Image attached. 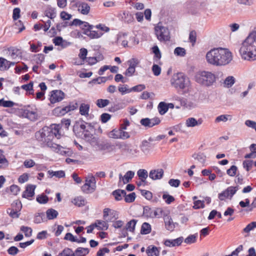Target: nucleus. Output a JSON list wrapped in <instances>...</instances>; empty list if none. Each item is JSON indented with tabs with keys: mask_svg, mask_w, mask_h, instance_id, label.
I'll use <instances>...</instances> for the list:
<instances>
[{
	"mask_svg": "<svg viewBox=\"0 0 256 256\" xmlns=\"http://www.w3.org/2000/svg\"><path fill=\"white\" fill-rule=\"evenodd\" d=\"M208 64L214 66L228 64L232 60L233 56L228 48H214L207 52L206 56Z\"/></svg>",
	"mask_w": 256,
	"mask_h": 256,
	"instance_id": "nucleus-1",
	"label": "nucleus"
},
{
	"mask_svg": "<svg viewBox=\"0 0 256 256\" xmlns=\"http://www.w3.org/2000/svg\"><path fill=\"white\" fill-rule=\"evenodd\" d=\"M242 58L248 61L256 60V28L242 43L239 50Z\"/></svg>",
	"mask_w": 256,
	"mask_h": 256,
	"instance_id": "nucleus-2",
	"label": "nucleus"
},
{
	"mask_svg": "<svg viewBox=\"0 0 256 256\" xmlns=\"http://www.w3.org/2000/svg\"><path fill=\"white\" fill-rule=\"evenodd\" d=\"M73 131L77 137L84 140L92 146L98 144V138L93 134L94 128L92 124L83 122L80 126H74Z\"/></svg>",
	"mask_w": 256,
	"mask_h": 256,
	"instance_id": "nucleus-3",
	"label": "nucleus"
},
{
	"mask_svg": "<svg viewBox=\"0 0 256 256\" xmlns=\"http://www.w3.org/2000/svg\"><path fill=\"white\" fill-rule=\"evenodd\" d=\"M57 136L56 132H54L52 128L48 126H44L39 131L36 133L35 136L36 140L44 144L50 148L58 146L55 144L52 143V140L54 138Z\"/></svg>",
	"mask_w": 256,
	"mask_h": 256,
	"instance_id": "nucleus-4",
	"label": "nucleus"
},
{
	"mask_svg": "<svg viewBox=\"0 0 256 256\" xmlns=\"http://www.w3.org/2000/svg\"><path fill=\"white\" fill-rule=\"evenodd\" d=\"M194 78L196 82L207 87L212 86L216 81V77L214 74L212 72L205 70L197 72Z\"/></svg>",
	"mask_w": 256,
	"mask_h": 256,
	"instance_id": "nucleus-5",
	"label": "nucleus"
},
{
	"mask_svg": "<svg viewBox=\"0 0 256 256\" xmlns=\"http://www.w3.org/2000/svg\"><path fill=\"white\" fill-rule=\"evenodd\" d=\"M170 83L176 88L184 89L188 86L189 80L183 73L178 72L173 75Z\"/></svg>",
	"mask_w": 256,
	"mask_h": 256,
	"instance_id": "nucleus-6",
	"label": "nucleus"
},
{
	"mask_svg": "<svg viewBox=\"0 0 256 256\" xmlns=\"http://www.w3.org/2000/svg\"><path fill=\"white\" fill-rule=\"evenodd\" d=\"M155 34L160 42L169 41L170 38L168 29L159 24L154 28Z\"/></svg>",
	"mask_w": 256,
	"mask_h": 256,
	"instance_id": "nucleus-7",
	"label": "nucleus"
},
{
	"mask_svg": "<svg viewBox=\"0 0 256 256\" xmlns=\"http://www.w3.org/2000/svg\"><path fill=\"white\" fill-rule=\"evenodd\" d=\"M96 187V178L92 174H90L86 178V182L82 186V190L84 193L90 194L94 192Z\"/></svg>",
	"mask_w": 256,
	"mask_h": 256,
	"instance_id": "nucleus-8",
	"label": "nucleus"
},
{
	"mask_svg": "<svg viewBox=\"0 0 256 256\" xmlns=\"http://www.w3.org/2000/svg\"><path fill=\"white\" fill-rule=\"evenodd\" d=\"M78 106V104L75 103L74 104H70L64 108L57 107L54 110L53 112L56 116H60L64 115L66 114L71 110H74L76 109Z\"/></svg>",
	"mask_w": 256,
	"mask_h": 256,
	"instance_id": "nucleus-9",
	"label": "nucleus"
},
{
	"mask_svg": "<svg viewBox=\"0 0 256 256\" xmlns=\"http://www.w3.org/2000/svg\"><path fill=\"white\" fill-rule=\"evenodd\" d=\"M239 188L238 186H229L226 190L220 193L218 198L220 200H224L226 198L231 199Z\"/></svg>",
	"mask_w": 256,
	"mask_h": 256,
	"instance_id": "nucleus-10",
	"label": "nucleus"
},
{
	"mask_svg": "<svg viewBox=\"0 0 256 256\" xmlns=\"http://www.w3.org/2000/svg\"><path fill=\"white\" fill-rule=\"evenodd\" d=\"M23 115L32 121H35L38 118L37 109L34 106H28L24 110Z\"/></svg>",
	"mask_w": 256,
	"mask_h": 256,
	"instance_id": "nucleus-11",
	"label": "nucleus"
},
{
	"mask_svg": "<svg viewBox=\"0 0 256 256\" xmlns=\"http://www.w3.org/2000/svg\"><path fill=\"white\" fill-rule=\"evenodd\" d=\"M160 122V120L158 117H155L152 118H142L140 121V124L148 128H152V126L158 125Z\"/></svg>",
	"mask_w": 256,
	"mask_h": 256,
	"instance_id": "nucleus-12",
	"label": "nucleus"
},
{
	"mask_svg": "<svg viewBox=\"0 0 256 256\" xmlns=\"http://www.w3.org/2000/svg\"><path fill=\"white\" fill-rule=\"evenodd\" d=\"M64 93L60 90H54L51 92L50 101L54 104L62 100L64 98Z\"/></svg>",
	"mask_w": 256,
	"mask_h": 256,
	"instance_id": "nucleus-13",
	"label": "nucleus"
},
{
	"mask_svg": "<svg viewBox=\"0 0 256 256\" xmlns=\"http://www.w3.org/2000/svg\"><path fill=\"white\" fill-rule=\"evenodd\" d=\"M164 171L162 168L152 170L149 173V177L152 180H160L164 176Z\"/></svg>",
	"mask_w": 256,
	"mask_h": 256,
	"instance_id": "nucleus-14",
	"label": "nucleus"
},
{
	"mask_svg": "<svg viewBox=\"0 0 256 256\" xmlns=\"http://www.w3.org/2000/svg\"><path fill=\"white\" fill-rule=\"evenodd\" d=\"M76 6L78 8V10L80 14L84 15H87L90 11V6L86 2H78L76 4Z\"/></svg>",
	"mask_w": 256,
	"mask_h": 256,
	"instance_id": "nucleus-15",
	"label": "nucleus"
},
{
	"mask_svg": "<svg viewBox=\"0 0 256 256\" xmlns=\"http://www.w3.org/2000/svg\"><path fill=\"white\" fill-rule=\"evenodd\" d=\"M116 43L123 47L128 46V34L126 32H120L117 36Z\"/></svg>",
	"mask_w": 256,
	"mask_h": 256,
	"instance_id": "nucleus-16",
	"label": "nucleus"
},
{
	"mask_svg": "<svg viewBox=\"0 0 256 256\" xmlns=\"http://www.w3.org/2000/svg\"><path fill=\"white\" fill-rule=\"evenodd\" d=\"M184 240V238L180 236L174 240H166L164 244L166 246L168 247H173L180 246Z\"/></svg>",
	"mask_w": 256,
	"mask_h": 256,
	"instance_id": "nucleus-17",
	"label": "nucleus"
},
{
	"mask_svg": "<svg viewBox=\"0 0 256 256\" xmlns=\"http://www.w3.org/2000/svg\"><path fill=\"white\" fill-rule=\"evenodd\" d=\"M36 186L32 184L28 185L26 190L23 192L22 194V198L28 199L30 198L33 196L34 194V190Z\"/></svg>",
	"mask_w": 256,
	"mask_h": 256,
	"instance_id": "nucleus-18",
	"label": "nucleus"
},
{
	"mask_svg": "<svg viewBox=\"0 0 256 256\" xmlns=\"http://www.w3.org/2000/svg\"><path fill=\"white\" fill-rule=\"evenodd\" d=\"M166 228L170 232H172L176 228V223L173 222L172 218L170 216H166L164 218Z\"/></svg>",
	"mask_w": 256,
	"mask_h": 256,
	"instance_id": "nucleus-19",
	"label": "nucleus"
},
{
	"mask_svg": "<svg viewBox=\"0 0 256 256\" xmlns=\"http://www.w3.org/2000/svg\"><path fill=\"white\" fill-rule=\"evenodd\" d=\"M203 122L202 118H198V120L194 118H190L186 119V125L188 127H194L200 125Z\"/></svg>",
	"mask_w": 256,
	"mask_h": 256,
	"instance_id": "nucleus-20",
	"label": "nucleus"
},
{
	"mask_svg": "<svg viewBox=\"0 0 256 256\" xmlns=\"http://www.w3.org/2000/svg\"><path fill=\"white\" fill-rule=\"evenodd\" d=\"M99 148L102 150H106L108 152L116 151L115 143L106 142L100 144Z\"/></svg>",
	"mask_w": 256,
	"mask_h": 256,
	"instance_id": "nucleus-21",
	"label": "nucleus"
},
{
	"mask_svg": "<svg viewBox=\"0 0 256 256\" xmlns=\"http://www.w3.org/2000/svg\"><path fill=\"white\" fill-rule=\"evenodd\" d=\"M134 175V172L131 170L128 171L124 177H122V174H119L120 180H122L124 184H127L131 180Z\"/></svg>",
	"mask_w": 256,
	"mask_h": 256,
	"instance_id": "nucleus-22",
	"label": "nucleus"
},
{
	"mask_svg": "<svg viewBox=\"0 0 256 256\" xmlns=\"http://www.w3.org/2000/svg\"><path fill=\"white\" fill-rule=\"evenodd\" d=\"M108 222L106 220H96L95 223V226L98 230H106L108 229Z\"/></svg>",
	"mask_w": 256,
	"mask_h": 256,
	"instance_id": "nucleus-23",
	"label": "nucleus"
},
{
	"mask_svg": "<svg viewBox=\"0 0 256 256\" xmlns=\"http://www.w3.org/2000/svg\"><path fill=\"white\" fill-rule=\"evenodd\" d=\"M45 16L51 20L54 19L56 16V11L55 8L48 6L44 12Z\"/></svg>",
	"mask_w": 256,
	"mask_h": 256,
	"instance_id": "nucleus-24",
	"label": "nucleus"
},
{
	"mask_svg": "<svg viewBox=\"0 0 256 256\" xmlns=\"http://www.w3.org/2000/svg\"><path fill=\"white\" fill-rule=\"evenodd\" d=\"M126 194V192L123 190L118 189L114 190L112 192V196L114 197L116 200L119 201L122 199V197H124Z\"/></svg>",
	"mask_w": 256,
	"mask_h": 256,
	"instance_id": "nucleus-25",
	"label": "nucleus"
},
{
	"mask_svg": "<svg viewBox=\"0 0 256 256\" xmlns=\"http://www.w3.org/2000/svg\"><path fill=\"white\" fill-rule=\"evenodd\" d=\"M92 29H90L89 30H87L84 32V34L87 35L90 38H100L103 34L102 32L92 30Z\"/></svg>",
	"mask_w": 256,
	"mask_h": 256,
	"instance_id": "nucleus-26",
	"label": "nucleus"
},
{
	"mask_svg": "<svg viewBox=\"0 0 256 256\" xmlns=\"http://www.w3.org/2000/svg\"><path fill=\"white\" fill-rule=\"evenodd\" d=\"M146 252L148 256H158L159 250L158 248L154 246H150L148 247Z\"/></svg>",
	"mask_w": 256,
	"mask_h": 256,
	"instance_id": "nucleus-27",
	"label": "nucleus"
},
{
	"mask_svg": "<svg viewBox=\"0 0 256 256\" xmlns=\"http://www.w3.org/2000/svg\"><path fill=\"white\" fill-rule=\"evenodd\" d=\"M90 108V105L84 103L82 104L80 106V114L82 116H88Z\"/></svg>",
	"mask_w": 256,
	"mask_h": 256,
	"instance_id": "nucleus-28",
	"label": "nucleus"
},
{
	"mask_svg": "<svg viewBox=\"0 0 256 256\" xmlns=\"http://www.w3.org/2000/svg\"><path fill=\"white\" fill-rule=\"evenodd\" d=\"M158 110L160 115L164 114L168 110L167 104L165 102H160L158 106Z\"/></svg>",
	"mask_w": 256,
	"mask_h": 256,
	"instance_id": "nucleus-29",
	"label": "nucleus"
},
{
	"mask_svg": "<svg viewBox=\"0 0 256 256\" xmlns=\"http://www.w3.org/2000/svg\"><path fill=\"white\" fill-rule=\"evenodd\" d=\"M46 214L48 219L50 220L56 218L58 216V213L53 208H49L46 211Z\"/></svg>",
	"mask_w": 256,
	"mask_h": 256,
	"instance_id": "nucleus-30",
	"label": "nucleus"
},
{
	"mask_svg": "<svg viewBox=\"0 0 256 256\" xmlns=\"http://www.w3.org/2000/svg\"><path fill=\"white\" fill-rule=\"evenodd\" d=\"M72 202L76 206H84L86 204L85 199L82 196H78L74 198Z\"/></svg>",
	"mask_w": 256,
	"mask_h": 256,
	"instance_id": "nucleus-31",
	"label": "nucleus"
},
{
	"mask_svg": "<svg viewBox=\"0 0 256 256\" xmlns=\"http://www.w3.org/2000/svg\"><path fill=\"white\" fill-rule=\"evenodd\" d=\"M137 174L142 182H145L148 176V172L144 169H140L137 172Z\"/></svg>",
	"mask_w": 256,
	"mask_h": 256,
	"instance_id": "nucleus-32",
	"label": "nucleus"
},
{
	"mask_svg": "<svg viewBox=\"0 0 256 256\" xmlns=\"http://www.w3.org/2000/svg\"><path fill=\"white\" fill-rule=\"evenodd\" d=\"M150 225L146 222L143 223L141 227L140 233L142 234H150Z\"/></svg>",
	"mask_w": 256,
	"mask_h": 256,
	"instance_id": "nucleus-33",
	"label": "nucleus"
},
{
	"mask_svg": "<svg viewBox=\"0 0 256 256\" xmlns=\"http://www.w3.org/2000/svg\"><path fill=\"white\" fill-rule=\"evenodd\" d=\"M152 52L154 54V60L158 62V61L160 60L162 55L160 50L157 46H155L152 48Z\"/></svg>",
	"mask_w": 256,
	"mask_h": 256,
	"instance_id": "nucleus-34",
	"label": "nucleus"
},
{
	"mask_svg": "<svg viewBox=\"0 0 256 256\" xmlns=\"http://www.w3.org/2000/svg\"><path fill=\"white\" fill-rule=\"evenodd\" d=\"M116 146V148L120 149L121 150L122 152H128V149L129 147V146L126 144L124 142H115Z\"/></svg>",
	"mask_w": 256,
	"mask_h": 256,
	"instance_id": "nucleus-35",
	"label": "nucleus"
},
{
	"mask_svg": "<svg viewBox=\"0 0 256 256\" xmlns=\"http://www.w3.org/2000/svg\"><path fill=\"white\" fill-rule=\"evenodd\" d=\"M19 212V210H17L13 207L12 208H8L7 210L8 214L12 218H18L20 215Z\"/></svg>",
	"mask_w": 256,
	"mask_h": 256,
	"instance_id": "nucleus-36",
	"label": "nucleus"
},
{
	"mask_svg": "<svg viewBox=\"0 0 256 256\" xmlns=\"http://www.w3.org/2000/svg\"><path fill=\"white\" fill-rule=\"evenodd\" d=\"M48 174L51 177L55 176L58 178H62L65 176V172L63 170H58L55 172L52 170H48Z\"/></svg>",
	"mask_w": 256,
	"mask_h": 256,
	"instance_id": "nucleus-37",
	"label": "nucleus"
},
{
	"mask_svg": "<svg viewBox=\"0 0 256 256\" xmlns=\"http://www.w3.org/2000/svg\"><path fill=\"white\" fill-rule=\"evenodd\" d=\"M137 222V220H132L130 222H128L126 226V230H128L130 232H133L135 228L136 224Z\"/></svg>",
	"mask_w": 256,
	"mask_h": 256,
	"instance_id": "nucleus-38",
	"label": "nucleus"
},
{
	"mask_svg": "<svg viewBox=\"0 0 256 256\" xmlns=\"http://www.w3.org/2000/svg\"><path fill=\"white\" fill-rule=\"evenodd\" d=\"M140 149L144 154H148L150 150V144L147 140H144L140 145Z\"/></svg>",
	"mask_w": 256,
	"mask_h": 256,
	"instance_id": "nucleus-39",
	"label": "nucleus"
},
{
	"mask_svg": "<svg viewBox=\"0 0 256 256\" xmlns=\"http://www.w3.org/2000/svg\"><path fill=\"white\" fill-rule=\"evenodd\" d=\"M124 16L122 17L124 20L127 24H130L134 21V18L132 14L128 12L124 13Z\"/></svg>",
	"mask_w": 256,
	"mask_h": 256,
	"instance_id": "nucleus-40",
	"label": "nucleus"
},
{
	"mask_svg": "<svg viewBox=\"0 0 256 256\" xmlns=\"http://www.w3.org/2000/svg\"><path fill=\"white\" fill-rule=\"evenodd\" d=\"M15 105V103L11 100H5L4 98L0 100V106L4 108H12Z\"/></svg>",
	"mask_w": 256,
	"mask_h": 256,
	"instance_id": "nucleus-41",
	"label": "nucleus"
},
{
	"mask_svg": "<svg viewBox=\"0 0 256 256\" xmlns=\"http://www.w3.org/2000/svg\"><path fill=\"white\" fill-rule=\"evenodd\" d=\"M36 200L40 204H46L48 202V198L47 196L42 194L37 196Z\"/></svg>",
	"mask_w": 256,
	"mask_h": 256,
	"instance_id": "nucleus-42",
	"label": "nucleus"
},
{
	"mask_svg": "<svg viewBox=\"0 0 256 256\" xmlns=\"http://www.w3.org/2000/svg\"><path fill=\"white\" fill-rule=\"evenodd\" d=\"M198 238V234H190L184 240V242L187 244H191L196 242Z\"/></svg>",
	"mask_w": 256,
	"mask_h": 256,
	"instance_id": "nucleus-43",
	"label": "nucleus"
},
{
	"mask_svg": "<svg viewBox=\"0 0 256 256\" xmlns=\"http://www.w3.org/2000/svg\"><path fill=\"white\" fill-rule=\"evenodd\" d=\"M89 252V250L88 248H78L76 249L74 254L75 256H84L88 254Z\"/></svg>",
	"mask_w": 256,
	"mask_h": 256,
	"instance_id": "nucleus-44",
	"label": "nucleus"
},
{
	"mask_svg": "<svg viewBox=\"0 0 256 256\" xmlns=\"http://www.w3.org/2000/svg\"><path fill=\"white\" fill-rule=\"evenodd\" d=\"M235 82V78L232 76H228L225 79L224 84L227 88L231 87Z\"/></svg>",
	"mask_w": 256,
	"mask_h": 256,
	"instance_id": "nucleus-45",
	"label": "nucleus"
},
{
	"mask_svg": "<svg viewBox=\"0 0 256 256\" xmlns=\"http://www.w3.org/2000/svg\"><path fill=\"white\" fill-rule=\"evenodd\" d=\"M8 60L4 58H0V70L4 71L8 69Z\"/></svg>",
	"mask_w": 256,
	"mask_h": 256,
	"instance_id": "nucleus-46",
	"label": "nucleus"
},
{
	"mask_svg": "<svg viewBox=\"0 0 256 256\" xmlns=\"http://www.w3.org/2000/svg\"><path fill=\"white\" fill-rule=\"evenodd\" d=\"M58 256H76L72 250L69 248H64L58 254Z\"/></svg>",
	"mask_w": 256,
	"mask_h": 256,
	"instance_id": "nucleus-47",
	"label": "nucleus"
},
{
	"mask_svg": "<svg viewBox=\"0 0 256 256\" xmlns=\"http://www.w3.org/2000/svg\"><path fill=\"white\" fill-rule=\"evenodd\" d=\"M96 104L98 108H102L110 104V100L106 99H98L96 100Z\"/></svg>",
	"mask_w": 256,
	"mask_h": 256,
	"instance_id": "nucleus-48",
	"label": "nucleus"
},
{
	"mask_svg": "<svg viewBox=\"0 0 256 256\" xmlns=\"http://www.w3.org/2000/svg\"><path fill=\"white\" fill-rule=\"evenodd\" d=\"M255 228H256V222H252L248 224L246 227L243 229L242 232L248 233Z\"/></svg>",
	"mask_w": 256,
	"mask_h": 256,
	"instance_id": "nucleus-49",
	"label": "nucleus"
},
{
	"mask_svg": "<svg viewBox=\"0 0 256 256\" xmlns=\"http://www.w3.org/2000/svg\"><path fill=\"white\" fill-rule=\"evenodd\" d=\"M174 54L177 56L182 57L186 55V52L184 48L177 47L174 50Z\"/></svg>",
	"mask_w": 256,
	"mask_h": 256,
	"instance_id": "nucleus-50",
	"label": "nucleus"
},
{
	"mask_svg": "<svg viewBox=\"0 0 256 256\" xmlns=\"http://www.w3.org/2000/svg\"><path fill=\"white\" fill-rule=\"evenodd\" d=\"M124 200L126 202L130 203L134 201L136 195L135 192H132L128 195L124 196Z\"/></svg>",
	"mask_w": 256,
	"mask_h": 256,
	"instance_id": "nucleus-51",
	"label": "nucleus"
},
{
	"mask_svg": "<svg viewBox=\"0 0 256 256\" xmlns=\"http://www.w3.org/2000/svg\"><path fill=\"white\" fill-rule=\"evenodd\" d=\"M20 230L23 232L26 237H30L32 234V229L28 226H22L20 228Z\"/></svg>",
	"mask_w": 256,
	"mask_h": 256,
	"instance_id": "nucleus-52",
	"label": "nucleus"
},
{
	"mask_svg": "<svg viewBox=\"0 0 256 256\" xmlns=\"http://www.w3.org/2000/svg\"><path fill=\"white\" fill-rule=\"evenodd\" d=\"M80 28L83 30V34H84V32L89 30L90 29H92L94 26L92 25H90L88 22H83L82 24H81Z\"/></svg>",
	"mask_w": 256,
	"mask_h": 256,
	"instance_id": "nucleus-53",
	"label": "nucleus"
},
{
	"mask_svg": "<svg viewBox=\"0 0 256 256\" xmlns=\"http://www.w3.org/2000/svg\"><path fill=\"white\" fill-rule=\"evenodd\" d=\"M109 136L113 138H120V129L113 130L110 132Z\"/></svg>",
	"mask_w": 256,
	"mask_h": 256,
	"instance_id": "nucleus-54",
	"label": "nucleus"
},
{
	"mask_svg": "<svg viewBox=\"0 0 256 256\" xmlns=\"http://www.w3.org/2000/svg\"><path fill=\"white\" fill-rule=\"evenodd\" d=\"M118 218V214L116 211L112 210H110V212L109 214V217L108 216V218L107 222H114V220Z\"/></svg>",
	"mask_w": 256,
	"mask_h": 256,
	"instance_id": "nucleus-55",
	"label": "nucleus"
},
{
	"mask_svg": "<svg viewBox=\"0 0 256 256\" xmlns=\"http://www.w3.org/2000/svg\"><path fill=\"white\" fill-rule=\"evenodd\" d=\"M238 168L236 166H232L226 171L227 174L230 176H236Z\"/></svg>",
	"mask_w": 256,
	"mask_h": 256,
	"instance_id": "nucleus-56",
	"label": "nucleus"
},
{
	"mask_svg": "<svg viewBox=\"0 0 256 256\" xmlns=\"http://www.w3.org/2000/svg\"><path fill=\"white\" fill-rule=\"evenodd\" d=\"M42 46V43L40 42H38L37 45L34 44H30V50L32 52H36L40 50L38 48H40Z\"/></svg>",
	"mask_w": 256,
	"mask_h": 256,
	"instance_id": "nucleus-57",
	"label": "nucleus"
},
{
	"mask_svg": "<svg viewBox=\"0 0 256 256\" xmlns=\"http://www.w3.org/2000/svg\"><path fill=\"white\" fill-rule=\"evenodd\" d=\"M126 106V104L124 103H118V104H116L114 106H112L110 111V112H115L118 110H119L122 109Z\"/></svg>",
	"mask_w": 256,
	"mask_h": 256,
	"instance_id": "nucleus-58",
	"label": "nucleus"
},
{
	"mask_svg": "<svg viewBox=\"0 0 256 256\" xmlns=\"http://www.w3.org/2000/svg\"><path fill=\"white\" fill-rule=\"evenodd\" d=\"M152 71L154 76H158L160 74L161 68L158 64H154L152 66Z\"/></svg>",
	"mask_w": 256,
	"mask_h": 256,
	"instance_id": "nucleus-59",
	"label": "nucleus"
},
{
	"mask_svg": "<svg viewBox=\"0 0 256 256\" xmlns=\"http://www.w3.org/2000/svg\"><path fill=\"white\" fill-rule=\"evenodd\" d=\"M80 54H78L79 58L84 60L86 58V55L88 54V50L85 48H82L80 50Z\"/></svg>",
	"mask_w": 256,
	"mask_h": 256,
	"instance_id": "nucleus-60",
	"label": "nucleus"
},
{
	"mask_svg": "<svg viewBox=\"0 0 256 256\" xmlns=\"http://www.w3.org/2000/svg\"><path fill=\"white\" fill-rule=\"evenodd\" d=\"M193 208L194 209H198L200 208H204V201L200 200H196L194 202Z\"/></svg>",
	"mask_w": 256,
	"mask_h": 256,
	"instance_id": "nucleus-61",
	"label": "nucleus"
},
{
	"mask_svg": "<svg viewBox=\"0 0 256 256\" xmlns=\"http://www.w3.org/2000/svg\"><path fill=\"white\" fill-rule=\"evenodd\" d=\"M254 161L252 160H244L243 162V166L248 172L253 166Z\"/></svg>",
	"mask_w": 256,
	"mask_h": 256,
	"instance_id": "nucleus-62",
	"label": "nucleus"
},
{
	"mask_svg": "<svg viewBox=\"0 0 256 256\" xmlns=\"http://www.w3.org/2000/svg\"><path fill=\"white\" fill-rule=\"evenodd\" d=\"M162 198L165 200V202L167 204H170L174 200V198L169 194H164Z\"/></svg>",
	"mask_w": 256,
	"mask_h": 256,
	"instance_id": "nucleus-63",
	"label": "nucleus"
},
{
	"mask_svg": "<svg viewBox=\"0 0 256 256\" xmlns=\"http://www.w3.org/2000/svg\"><path fill=\"white\" fill-rule=\"evenodd\" d=\"M7 252L9 254L14 256L18 252L19 250L16 247L12 246L8 250Z\"/></svg>",
	"mask_w": 256,
	"mask_h": 256,
	"instance_id": "nucleus-64",
	"label": "nucleus"
}]
</instances>
